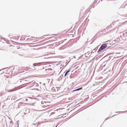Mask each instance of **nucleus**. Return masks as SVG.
<instances>
[{"label":"nucleus","instance_id":"nucleus-4","mask_svg":"<svg viewBox=\"0 0 127 127\" xmlns=\"http://www.w3.org/2000/svg\"><path fill=\"white\" fill-rule=\"evenodd\" d=\"M36 64H33V65L34 66H36Z\"/></svg>","mask_w":127,"mask_h":127},{"label":"nucleus","instance_id":"nucleus-6","mask_svg":"<svg viewBox=\"0 0 127 127\" xmlns=\"http://www.w3.org/2000/svg\"><path fill=\"white\" fill-rule=\"evenodd\" d=\"M42 104H43L44 103V102L43 101H42Z\"/></svg>","mask_w":127,"mask_h":127},{"label":"nucleus","instance_id":"nucleus-3","mask_svg":"<svg viewBox=\"0 0 127 127\" xmlns=\"http://www.w3.org/2000/svg\"><path fill=\"white\" fill-rule=\"evenodd\" d=\"M14 91V90H8V92H12V91Z\"/></svg>","mask_w":127,"mask_h":127},{"label":"nucleus","instance_id":"nucleus-11","mask_svg":"<svg viewBox=\"0 0 127 127\" xmlns=\"http://www.w3.org/2000/svg\"><path fill=\"white\" fill-rule=\"evenodd\" d=\"M26 100H27V99H26Z\"/></svg>","mask_w":127,"mask_h":127},{"label":"nucleus","instance_id":"nucleus-10","mask_svg":"<svg viewBox=\"0 0 127 127\" xmlns=\"http://www.w3.org/2000/svg\"><path fill=\"white\" fill-rule=\"evenodd\" d=\"M67 73H67V72H66L65 73H66V74H67Z\"/></svg>","mask_w":127,"mask_h":127},{"label":"nucleus","instance_id":"nucleus-7","mask_svg":"<svg viewBox=\"0 0 127 127\" xmlns=\"http://www.w3.org/2000/svg\"><path fill=\"white\" fill-rule=\"evenodd\" d=\"M43 106L45 107H46V105H44Z\"/></svg>","mask_w":127,"mask_h":127},{"label":"nucleus","instance_id":"nucleus-8","mask_svg":"<svg viewBox=\"0 0 127 127\" xmlns=\"http://www.w3.org/2000/svg\"><path fill=\"white\" fill-rule=\"evenodd\" d=\"M66 74H66V73H65V75H64V76H66Z\"/></svg>","mask_w":127,"mask_h":127},{"label":"nucleus","instance_id":"nucleus-9","mask_svg":"<svg viewBox=\"0 0 127 127\" xmlns=\"http://www.w3.org/2000/svg\"><path fill=\"white\" fill-rule=\"evenodd\" d=\"M67 73H67V72H66L65 73H66V74H67Z\"/></svg>","mask_w":127,"mask_h":127},{"label":"nucleus","instance_id":"nucleus-2","mask_svg":"<svg viewBox=\"0 0 127 127\" xmlns=\"http://www.w3.org/2000/svg\"><path fill=\"white\" fill-rule=\"evenodd\" d=\"M82 88H78V89H77L75 90H74L73 91H78V90H80L81 89H82Z\"/></svg>","mask_w":127,"mask_h":127},{"label":"nucleus","instance_id":"nucleus-5","mask_svg":"<svg viewBox=\"0 0 127 127\" xmlns=\"http://www.w3.org/2000/svg\"><path fill=\"white\" fill-rule=\"evenodd\" d=\"M69 71H70V70H68L66 72H67V73H68L69 72Z\"/></svg>","mask_w":127,"mask_h":127},{"label":"nucleus","instance_id":"nucleus-1","mask_svg":"<svg viewBox=\"0 0 127 127\" xmlns=\"http://www.w3.org/2000/svg\"><path fill=\"white\" fill-rule=\"evenodd\" d=\"M108 44L107 43H105L102 44L101 45L99 49L98 50V52H100L105 48L107 47L108 46L107 45Z\"/></svg>","mask_w":127,"mask_h":127}]
</instances>
